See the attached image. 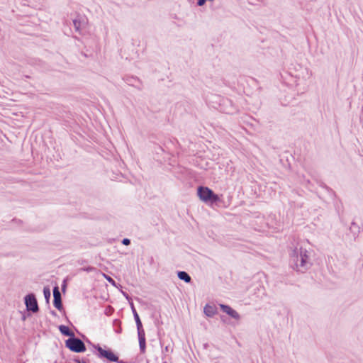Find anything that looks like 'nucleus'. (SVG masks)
I'll return each mask as SVG.
<instances>
[{"label": "nucleus", "instance_id": "obj_1", "mask_svg": "<svg viewBox=\"0 0 363 363\" xmlns=\"http://www.w3.org/2000/svg\"><path fill=\"white\" fill-rule=\"evenodd\" d=\"M289 266L300 273H305L309 269L312 263L308 250L302 247H295L290 253Z\"/></svg>", "mask_w": 363, "mask_h": 363}, {"label": "nucleus", "instance_id": "obj_29", "mask_svg": "<svg viewBox=\"0 0 363 363\" xmlns=\"http://www.w3.org/2000/svg\"><path fill=\"white\" fill-rule=\"evenodd\" d=\"M206 2V0H197L196 4L199 6H203Z\"/></svg>", "mask_w": 363, "mask_h": 363}, {"label": "nucleus", "instance_id": "obj_32", "mask_svg": "<svg viewBox=\"0 0 363 363\" xmlns=\"http://www.w3.org/2000/svg\"><path fill=\"white\" fill-rule=\"evenodd\" d=\"M224 318H225V316H223V315H221V316H220V318H221V320H222L223 321H224Z\"/></svg>", "mask_w": 363, "mask_h": 363}, {"label": "nucleus", "instance_id": "obj_13", "mask_svg": "<svg viewBox=\"0 0 363 363\" xmlns=\"http://www.w3.org/2000/svg\"><path fill=\"white\" fill-rule=\"evenodd\" d=\"M58 329L63 336L68 337L69 338L74 337V334L72 332L68 326L65 325H60Z\"/></svg>", "mask_w": 363, "mask_h": 363}, {"label": "nucleus", "instance_id": "obj_15", "mask_svg": "<svg viewBox=\"0 0 363 363\" xmlns=\"http://www.w3.org/2000/svg\"><path fill=\"white\" fill-rule=\"evenodd\" d=\"M160 345L162 347V359L167 355V353L172 352H173V345L174 344L172 342H169L167 344L164 348H163V343L164 342L162 340H160Z\"/></svg>", "mask_w": 363, "mask_h": 363}, {"label": "nucleus", "instance_id": "obj_24", "mask_svg": "<svg viewBox=\"0 0 363 363\" xmlns=\"http://www.w3.org/2000/svg\"><path fill=\"white\" fill-rule=\"evenodd\" d=\"M94 269L95 268L94 267L87 266V267H84L81 268L80 269L84 272H92Z\"/></svg>", "mask_w": 363, "mask_h": 363}, {"label": "nucleus", "instance_id": "obj_27", "mask_svg": "<svg viewBox=\"0 0 363 363\" xmlns=\"http://www.w3.org/2000/svg\"><path fill=\"white\" fill-rule=\"evenodd\" d=\"M106 279H107V281L111 283L112 285L115 286V281L111 278L109 276H106Z\"/></svg>", "mask_w": 363, "mask_h": 363}, {"label": "nucleus", "instance_id": "obj_11", "mask_svg": "<svg viewBox=\"0 0 363 363\" xmlns=\"http://www.w3.org/2000/svg\"><path fill=\"white\" fill-rule=\"evenodd\" d=\"M130 308H131V311H132V313H133V315L134 317V320L135 321L137 330H140V329H144L143 324H142V321H141L140 318L135 309L134 303L133 302H130Z\"/></svg>", "mask_w": 363, "mask_h": 363}, {"label": "nucleus", "instance_id": "obj_3", "mask_svg": "<svg viewBox=\"0 0 363 363\" xmlns=\"http://www.w3.org/2000/svg\"><path fill=\"white\" fill-rule=\"evenodd\" d=\"M87 342L96 350V355L99 358L105 359L110 362L124 363L123 360L119 359L118 356L111 348L106 346L105 348H102L99 344H92L89 340Z\"/></svg>", "mask_w": 363, "mask_h": 363}, {"label": "nucleus", "instance_id": "obj_4", "mask_svg": "<svg viewBox=\"0 0 363 363\" xmlns=\"http://www.w3.org/2000/svg\"><path fill=\"white\" fill-rule=\"evenodd\" d=\"M65 345L67 349L73 352L82 353L86 351V347L84 342L81 339L76 337L75 335L74 337L66 340Z\"/></svg>", "mask_w": 363, "mask_h": 363}, {"label": "nucleus", "instance_id": "obj_12", "mask_svg": "<svg viewBox=\"0 0 363 363\" xmlns=\"http://www.w3.org/2000/svg\"><path fill=\"white\" fill-rule=\"evenodd\" d=\"M203 313L207 317L212 318L218 313V311L216 306L206 303L203 308Z\"/></svg>", "mask_w": 363, "mask_h": 363}, {"label": "nucleus", "instance_id": "obj_25", "mask_svg": "<svg viewBox=\"0 0 363 363\" xmlns=\"http://www.w3.org/2000/svg\"><path fill=\"white\" fill-rule=\"evenodd\" d=\"M121 243L124 245H129L131 243V241L129 238H125L121 240Z\"/></svg>", "mask_w": 363, "mask_h": 363}, {"label": "nucleus", "instance_id": "obj_19", "mask_svg": "<svg viewBox=\"0 0 363 363\" xmlns=\"http://www.w3.org/2000/svg\"><path fill=\"white\" fill-rule=\"evenodd\" d=\"M125 82L128 84L129 85H131V86H135V87H137L139 90H141L142 88L140 87V86H138L134 84L135 82H138V83H140V79L138 78V77H128L126 79H125Z\"/></svg>", "mask_w": 363, "mask_h": 363}, {"label": "nucleus", "instance_id": "obj_9", "mask_svg": "<svg viewBox=\"0 0 363 363\" xmlns=\"http://www.w3.org/2000/svg\"><path fill=\"white\" fill-rule=\"evenodd\" d=\"M138 337L139 342V348L141 354H144L146 351V338L144 329L138 330Z\"/></svg>", "mask_w": 363, "mask_h": 363}, {"label": "nucleus", "instance_id": "obj_31", "mask_svg": "<svg viewBox=\"0 0 363 363\" xmlns=\"http://www.w3.org/2000/svg\"><path fill=\"white\" fill-rule=\"evenodd\" d=\"M208 347V343H205V344H203V347H204V348H206V349Z\"/></svg>", "mask_w": 363, "mask_h": 363}, {"label": "nucleus", "instance_id": "obj_16", "mask_svg": "<svg viewBox=\"0 0 363 363\" xmlns=\"http://www.w3.org/2000/svg\"><path fill=\"white\" fill-rule=\"evenodd\" d=\"M316 183L319 186L325 189L327 191V192L329 194H330L331 196H336L335 192L330 186H328L326 184H325L321 180H316Z\"/></svg>", "mask_w": 363, "mask_h": 363}, {"label": "nucleus", "instance_id": "obj_28", "mask_svg": "<svg viewBox=\"0 0 363 363\" xmlns=\"http://www.w3.org/2000/svg\"><path fill=\"white\" fill-rule=\"evenodd\" d=\"M29 316H30V313H22L21 320L23 321H25L26 320V318L28 317H29Z\"/></svg>", "mask_w": 363, "mask_h": 363}, {"label": "nucleus", "instance_id": "obj_8", "mask_svg": "<svg viewBox=\"0 0 363 363\" xmlns=\"http://www.w3.org/2000/svg\"><path fill=\"white\" fill-rule=\"evenodd\" d=\"M219 307L222 312L226 313L230 318L235 320H239L240 318V314L230 306L228 304L220 303Z\"/></svg>", "mask_w": 363, "mask_h": 363}, {"label": "nucleus", "instance_id": "obj_14", "mask_svg": "<svg viewBox=\"0 0 363 363\" xmlns=\"http://www.w3.org/2000/svg\"><path fill=\"white\" fill-rule=\"evenodd\" d=\"M177 277L184 281L186 284H189L191 282V277L190 275L185 271H177Z\"/></svg>", "mask_w": 363, "mask_h": 363}, {"label": "nucleus", "instance_id": "obj_20", "mask_svg": "<svg viewBox=\"0 0 363 363\" xmlns=\"http://www.w3.org/2000/svg\"><path fill=\"white\" fill-rule=\"evenodd\" d=\"M75 363H88L89 360L86 358H80L79 356H76L72 359Z\"/></svg>", "mask_w": 363, "mask_h": 363}, {"label": "nucleus", "instance_id": "obj_26", "mask_svg": "<svg viewBox=\"0 0 363 363\" xmlns=\"http://www.w3.org/2000/svg\"><path fill=\"white\" fill-rule=\"evenodd\" d=\"M11 222L17 223L18 225H22L23 223L22 220L16 218H13Z\"/></svg>", "mask_w": 363, "mask_h": 363}, {"label": "nucleus", "instance_id": "obj_33", "mask_svg": "<svg viewBox=\"0 0 363 363\" xmlns=\"http://www.w3.org/2000/svg\"><path fill=\"white\" fill-rule=\"evenodd\" d=\"M162 363H167V361H163Z\"/></svg>", "mask_w": 363, "mask_h": 363}, {"label": "nucleus", "instance_id": "obj_5", "mask_svg": "<svg viewBox=\"0 0 363 363\" xmlns=\"http://www.w3.org/2000/svg\"><path fill=\"white\" fill-rule=\"evenodd\" d=\"M23 301L28 311H30L33 313L39 311L40 308L34 293L30 292L26 294L23 298Z\"/></svg>", "mask_w": 363, "mask_h": 363}, {"label": "nucleus", "instance_id": "obj_21", "mask_svg": "<svg viewBox=\"0 0 363 363\" xmlns=\"http://www.w3.org/2000/svg\"><path fill=\"white\" fill-rule=\"evenodd\" d=\"M68 277H66L63 279L62 281V285H61V290H62V292L65 294L66 293V291H67V281H68Z\"/></svg>", "mask_w": 363, "mask_h": 363}, {"label": "nucleus", "instance_id": "obj_23", "mask_svg": "<svg viewBox=\"0 0 363 363\" xmlns=\"http://www.w3.org/2000/svg\"><path fill=\"white\" fill-rule=\"evenodd\" d=\"M248 2L250 4H252V5H256L258 3H262L263 4L264 6L267 5V3L264 1V0H248Z\"/></svg>", "mask_w": 363, "mask_h": 363}, {"label": "nucleus", "instance_id": "obj_10", "mask_svg": "<svg viewBox=\"0 0 363 363\" xmlns=\"http://www.w3.org/2000/svg\"><path fill=\"white\" fill-rule=\"evenodd\" d=\"M221 103L223 106H226L225 111L227 113H233L238 111L237 107L234 105L233 101L228 98L222 99Z\"/></svg>", "mask_w": 363, "mask_h": 363}, {"label": "nucleus", "instance_id": "obj_6", "mask_svg": "<svg viewBox=\"0 0 363 363\" xmlns=\"http://www.w3.org/2000/svg\"><path fill=\"white\" fill-rule=\"evenodd\" d=\"M52 293H53L52 303H53L54 307L60 312L64 311V307H63L62 300V295H61V292L60 291V289H59L57 284H55V285L53 286Z\"/></svg>", "mask_w": 363, "mask_h": 363}, {"label": "nucleus", "instance_id": "obj_2", "mask_svg": "<svg viewBox=\"0 0 363 363\" xmlns=\"http://www.w3.org/2000/svg\"><path fill=\"white\" fill-rule=\"evenodd\" d=\"M196 194L200 201L207 206L214 207H226L223 194H216L206 186L200 185L197 187Z\"/></svg>", "mask_w": 363, "mask_h": 363}, {"label": "nucleus", "instance_id": "obj_22", "mask_svg": "<svg viewBox=\"0 0 363 363\" xmlns=\"http://www.w3.org/2000/svg\"><path fill=\"white\" fill-rule=\"evenodd\" d=\"M73 25L76 31H79L81 28V21L79 19H74Z\"/></svg>", "mask_w": 363, "mask_h": 363}, {"label": "nucleus", "instance_id": "obj_34", "mask_svg": "<svg viewBox=\"0 0 363 363\" xmlns=\"http://www.w3.org/2000/svg\"><path fill=\"white\" fill-rule=\"evenodd\" d=\"M88 363H89V362H88Z\"/></svg>", "mask_w": 363, "mask_h": 363}, {"label": "nucleus", "instance_id": "obj_18", "mask_svg": "<svg viewBox=\"0 0 363 363\" xmlns=\"http://www.w3.org/2000/svg\"><path fill=\"white\" fill-rule=\"evenodd\" d=\"M113 327L114 328V331L117 334H121L122 333V326H121V321L119 319H114L113 320Z\"/></svg>", "mask_w": 363, "mask_h": 363}, {"label": "nucleus", "instance_id": "obj_30", "mask_svg": "<svg viewBox=\"0 0 363 363\" xmlns=\"http://www.w3.org/2000/svg\"><path fill=\"white\" fill-rule=\"evenodd\" d=\"M50 314H51L52 315H53V316H55V317L57 316V314L56 311H55L54 310H51V311H50Z\"/></svg>", "mask_w": 363, "mask_h": 363}, {"label": "nucleus", "instance_id": "obj_7", "mask_svg": "<svg viewBox=\"0 0 363 363\" xmlns=\"http://www.w3.org/2000/svg\"><path fill=\"white\" fill-rule=\"evenodd\" d=\"M350 233L352 234L347 233L345 238H344L346 241L352 242L354 241L356 238L358 237L359 233L361 230V227L356 223L354 220L351 223V225L349 228Z\"/></svg>", "mask_w": 363, "mask_h": 363}, {"label": "nucleus", "instance_id": "obj_17", "mask_svg": "<svg viewBox=\"0 0 363 363\" xmlns=\"http://www.w3.org/2000/svg\"><path fill=\"white\" fill-rule=\"evenodd\" d=\"M43 295H44V297H45V302H46V304L50 306V297H51V291H50V286L48 285V286H45L43 287Z\"/></svg>", "mask_w": 363, "mask_h": 363}]
</instances>
